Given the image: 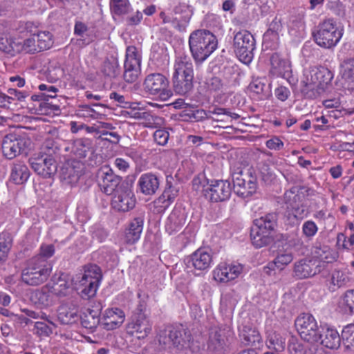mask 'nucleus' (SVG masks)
<instances>
[{"instance_id": "obj_1", "label": "nucleus", "mask_w": 354, "mask_h": 354, "mask_svg": "<svg viewBox=\"0 0 354 354\" xmlns=\"http://www.w3.org/2000/svg\"><path fill=\"white\" fill-rule=\"evenodd\" d=\"M189 46L196 63L204 62L217 48V39L210 31L199 29L189 37Z\"/></svg>"}, {"instance_id": "obj_2", "label": "nucleus", "mask_w": 354, "mask_h": 354, "mask_svg": "<svg viewBox=\"0 0 354 354\" xmlns=\"http://www.w3.org/2000/svg\"><path fill=\"white\" fill-rule=\"evenodd\" d=\"M251 228L250 237L253 245L261 248L271 243L273 241L272 233L277 227V214L268 213L254 221Z\"/></svg>"}, {"instance_id": "obj_3", "label": "nucleus", "mask_w": 354, "mask_h": 354, "mask_svg": "<svg viewBox=\"0 0 354 354\" xmlns=\"http://www.w3.org/2000/svg\"><path fill=\"white\" fill-rule=\"evenodd\" d=\"M157 339L162 349L169 353L180 351L189 346V337L178 326H167L160 329Z\"/></svg>"}, {"instance_id": "obj_4", "label": "nucleus", "mask_w": 354, "mask_h": 354, "mask_svg": "<svg viewBox=\"0 0 354 354\" xmlns=\"http://www.w3.org/2000/svg\"><path fill=\"white\" fill-rule=\"evenodd\" d=\"M313 35L318 46L324 48H331L340 41L343 35V29L337 26L333 19H326L318 24Z\"/></svg>"}, {"instance_id": "obj_5", "label": "nucleus", "mask_w": 354, "mask_h": 354, "mask_svg": "<svg viewBox=\"0 0 354 354\" xmlns=\"http://www.w3.org/2000/svg\"><path fill=\"white\" fill-rule=\"evenodd\" d=\"M58 151V147L52 141L46 142L42 147L44 155L40 158L30 160L32 169L38 175L44 178H50L57 171L55 156Z\"/></svg>"}, {"instance_id": "obj_6", "label": "nucleus", "mask_w": 354, "mask_h": 354, "mask_svg": "<svg viewBox=\"0 0 354 354\" xmlns=\"http://www.w3.org/2000/svg\"><path fill=\"white\" fill-rule=\"evenodd\" d=\"M51 272L48 261L42 257L30 259L21 274L22 281L30 286H38L47 280Z\"/></svg>"}, {"instance_id": "obj_7", "label": "nucleus", "mask_w": 354, "mask_h": 354, "mask_svg": "<svg viewBox=\"0 0 354 354\" xmlns=\"http://www.w3.org/2000/svg\"><path fill=\"white\" fill-rule=\"evenodd\" d=\"M233 46L234 53L241 62L245 64L252 62L256 49V41L249 31L243 30L236 32L234 36Z\"/></svg>"}, {"instance_id": "obj_8", "label": "nucleus", "mask_w": 354, "mask_h": 354, "mask_svg": "<svg viewBox=\"0 0 354 354\" xmlns=\"http://www.w3.org/2000/svg\"><path fill=\"white\" fill-rule=\"evenodd\" d=\"M102 277L101 270L98 266L90 264L85 267L78 288L82 298L88 299L96 294Z\"/></svg>"}, {"instance_id": "obj_9", "label": "nucleus", "mask_w": 354, "mask_h": 354, "mask_svg": "<svg viewBox=\"0 0 354 354\" xmlns=\"http://www.w3.org/2000/svg\"><path fill=\"white\" fill-rule=\"evenodd\" d=\"M99 186L102 192L106 195L114 194L128 185L122 181V178L114 174L109 165H103L97 173Z\"/></svg>"}, {"instance_id": "obj_10", "label": "nucleus", "mask_w": 354, "mask_h": 354, "mask_svg": "<svg viewBox=\"0 0 354 354\" xmlns=\"http://www.w3.org/2000/svg\"><path fill=\"white\" fill-rule=\"evenodd\" d=\"M283 200L287 208L297 219H303L307 217L308 209L306 203V198L298 187H293L286 191L283 195Z\"/></svg>"}, {"instance_id": "obj_11", "label": "nucleus", "mask_w": 354, "mask_h": 354, "mask_svg": "<svg viewBox=\"0 0 354 354\" xmlns=\"http://www.w3.org/2000/svg\"><path fill=\"white\" fill-rule=\"evenodd\" d=\"M297 330L302 339L310 344H316L321 330L315 317L309 313L299 315L295 322Z\"/></svg>"}, {"instance_id": "obj_12", "label": "nucleus", "mask_w": 354, "mask_h": 354, "mask_svg": "<svg viewBox=\"0 0 354 354\" xmlns=\"http://www.w3.org/2000/svg\"><path fill=\"white\" fill-rule=\"evenodd\" d=\"M144 91L151 95H158L165 100L171 95L168 89L169 81L167 78L160 73H151L146 76L143 82Z\"/></svg>"}, {"instance_id": "obj_13", "label": "nucleus", "mask_w": 354, "mask_h": 354, "mask_svg": "<svg viewBox=\"0 0 354 354\" xmlns=\"http://www.w3.org/2000/svg\"><path fill=\"white\" fill-rule=\"evenodd\" d=\"M174 16L171 17L162 12L160 17L164 24H171V26L179 32L185 31L192 15L190 7L185 3H180L174 8Z\"/></svg>"}, {"instance_id": "obj_14", "label": "nucleus", "mask_w": 354, "mask_h": 354, "mask_svg": "<svg viewBox=\"0 0 354 354\" xmlns=\"http://www.w3.org/2000/svg\"><path fill=\"white\" fill-rule=\"evenodd\" d=\"M30 144V140L25 136L9 134L3 140L2 151L8 159H12L23 153Z\"/></svg>"}, {"instance_id": "obj_15", "label": "nucleus", "mask_w": 354, "mask_h": 354, "mask_svg": "<svg viewBox=\"0 0 354 354\" xmlns=\"http://www.w3.org/2000/svg\"><path fill=\"white\" fill-rule=\"evenodd\" d=\"M141 57L135 46H129L126 50L124 64V80L129 83L136 81L140 73Z\"/></svg>"}, {"instance_id": "obj_16", "label": "nucleus", "mask_w": 354, "mask_h": 354, "mask_svg": "<svg viewBox=\"0 0 354 354\" xmlns=\"http://www.w3.org/2000/svg\"><path fill=\"white\" fill-rule=\"evenodd\" d=\"M234 192L243 198L251 196L257 190L256 178L249 172L245 175L243 171L234 173L232 176Z\"/></svg>"}, {"instance_id": "obj_17", "label": "nucleus", "mask_w": 354, "mask_h": 354, "mask_svg": "<svg viewBox=\"0 0 354 354\" xmlns=\"http://www.w3.org/2000/svg\"><path fill=\"white\" fill-rule=\"evenodd\" d=\"M204 192L205 198L210 201L214 203L223 202L230 198L232 187L228 181L217 180L212 181Z\"/></svg>"}, {"instance_id": "obj_18", "label": "nucleus", "mask_w": 354, "mask_h": 354, "mask_svg": "<svg viewBox=\"0 0 354 354\" xmlns=\"http://www.w3.org/2000/svg\"><path fill=\"white\" fill-rule=\"evenodd\" d=\"M187 267L197 271L207 270L212 263V254L210 251L199 248L185 259Z\"/></svg>"}, {"instance_id": "obj_19", "label": "nucleus", "mask_w": 354, "mask_h": 354, "mask_svg": "<svg viewBox=\"0 0 354 354\" xmlns=\"http://www.w3.org/2000/svg\"><path fill=\"white\" fill-rule=\"evenodd\" d=\"M128 329L139 339L147 337L152 329V324L145 313H133Z\"/></svg>"}, {"instance_id": "obj_20", "label": "nucleus", "mask_w": 354, "mask_h": 354, "mask_svg": "<svg viewBox=\"0 0 354 354\" xmlns=\"http://www.w3.org/2000/svg\"><path fill=\"white\" fill-rule=\"evenodd\" d=\"M243 271L239 264L221 263L213 271L214 279L220 283H227L237 278Z\"/></svg>"}, {"instance_id": "obj_21", "label": "nucleus", "mask_w": 354, "mask_h": 354, "mask_svg": "<svg viewBox=\"0 0 354 354\" xmlns=\"http://www.w3.org/2000/svg\"><path fill=\"white\" fill-rule=\"evenodd\" d=\"M111 205L113 209L124 212L135 207L136 198L128 185L114 194Z\"/></svg>"}, {"instance_id": "obj_22", "label": "nucleus", "mask_w": 354, "mask_h": 354, "mask_svg": "<svg viewBox=\"0 0 354 354\" xmlns=\"http://www.w3.org/2000/svg\"><path fill=\"white\" fill-rule=\"evenodd\" d=\"M319 272L316 261L310 258L296 261L293 266V276L299 279L313 277Z\"/></svg>"}, {"instance_id": "obj_23", "label": "nucleus", "mask_w": 354, "mask_h": 354, "mask_svg": "<svg viewBox=\"0 0 354 354\" xmlns=\"http://www.w3.org/2000/svg\"><path fill=\"white\" fill-rule=\"evenodd\" d=\"M301 91L306 97L310 98L315 97L320 93L314 67L304 71L301 81Z\"/></svg>"}, {"instance_id": "obj_24", "label": "nucleus", "mask_w": 354, "mask_h": 354, "mask_svg": "<svg viewBox=\"0 0 354 354\" xmlns=\"http://www.w3.org/2000/svg\"><path fill=\"white\" fill-rule=\"evenodd\" d=\"M270 73L275 76L288 79L292 73L290 61L278 53H273L270 57Z\"/></svg>"}, {"instance_id": "obj_25", "label": "nucleus", "mask_w": 354, "mask_h": 354, "mask_svg": "<svg viewBox=\"0 0 354 354\" xmlns=\"http://www.w3.org/2000/svg\"><path fill=\"white\" fill-rule=\"evenodd\" d=\"M125 315L118 308L106 309L101 319V325L106 330H113L118 328L124 321Z\"/></svg>"}, {"instance_id": "obj_26", "label": "nucleus", "mask_w": 354, "mask_h": 354, "mask_svg": "<svg viewBox=\"0 0 354 354\" xmlns=\"http://www.w3.org/2000/svg\"><path fill=\"white\" fill-rule=\"evenodd\" d=\"M318 336L319 338L316 343H319L326 348L336 349L340 346V335L334 328L321 327Z\"/></svg>"}, {"instance_id": "obj_27", "label": "nucleus", "mask_w": 354, "mask_h": 354, "mask_svg": "<svg viewBox=\"0 0 354 354\" xmlns=\"http://www.w3.org/2000/svg\"><path fill=\"white\" fill-rule=\"evenodd\" d=\"M140 192L146 195L154 194L160 186V179L156 174L149 172L142 174L138 181Z\"/></svg>"}, {"instance_id": "obj_28", "label": "nucleus", "mask_w": 354, "mask_h": 354, "mask_svg": "<svg viewBox=\"0 0 354 354\" xmlns=\"http://www.w3.org/2000/svg\"><path fill=\"white\" fill-rule=\"evenodd\" d=\"M185 221L184 211L179 208H175L167 219L165 230L169 234H173L182 229L185 223Z\"/></svg>"}, {"instance_id": "obj_29", "label": "nucleus", "mask_w": 354, "mask_h": 354, "mask_svg": "<svg viewBox=\"0 0 354 354\" xmlns=\"http://www.w3.org/2000/svg\"><path fill=\"white\" fill-rule=\"evenodd\" d=\"M174 69V73L173 75L194 76L193 64L191 58L184 53L176 56Z\"/></svg>"}, {"instance_id": "obj_30", "label": "nucleus", "mask_w": 354, "mask_h": 354, "mask_svg": "<svg viewBox=\"0 0 354 354\" xmlns=\"http://www.w3.org/2000/svg\"><path fill=\"white\" fill-rule=\"evenodd\" d=\"M143 219L140 217L135 218L129 224L124 232V242L127 244H133L140 238L143 230Z\"/></svg>"}, {"instance_id": "obj_31", "label": "nucleus", "mask_w": 354, "mask_h": 354, "mask_svg": "<svg viewBox=\"0 0 354 354\" xmlns=\"http://www.w3.org/2000/svg\"><path fill=\"white\" fill-rule=\"evenodd\" d=\"M29 176V169L24 163L18 162L12 164L11 167L10 180L15 184H24L28 180Z\"/></svg>"}, {"instance_id": "obj_32", "label": "nucleus", "mask_w": 354, "mask_h": 354, "mask_svg": "<svg viewBox=\"0 0 354 354\" xmlns=\"http://www.w3.org/2000/svg\"><path fill=\"white\" fill-rule=\"evenodd\" d=\"M227 341V331L225 329H214L209 334L208 348L212 351H220L224 348Z\"/></svg>"}, {"instance_id": "obj_33", "label": "nucleus", "mask_w": 354, "mask_h": 354, "mask_svg": "<svg viewBox=\"0 0 354 354\" xmlns=\"http://www.w3.org/2000/svg\"><path fill=\"white\" fill-rule=\"evenodd\" d=\"M57 316L58 321L62 324H72L80 319L77 308H70L67 305H62L59 307Z\"/></svg>"}, {"instance_id": "obj_34", "label": "nucleus", "mask_w": 354, "mask_h": 354, "mask_svg": "<svg viewBox=\"0 0 354 354\" xmlns=\"http://www.w3.org/2000/svg\"><path fill=\"white\" fill-rule=\"evenodd\" d=\"M53 298L49 283L35 290L31 295V299L35 304L43 306H50L53 303Z\"/></svg>"}, {"instance_id": "obj_35", "label": "nucleus", "mask_w": 354, "mask_h": 354, "mask_svg": "<svg viewBox=\"0 0 354 354\" xmlns=\"http://www.w3.org/2000/svg\"><path fill=\"white\" fill-rule=\"evenodd\" d=\"M240 337L242 343L245 346H251L255 348L260 346L261 337L259 331L253 328L244 326L241 331Z\"/></svg>"}, {"instance_id": "obj_36", "label": "nucleus", "mask_w": 354, "mask_h": 354, "mask_svg": "<svg viewBox=\"0 0 354 354\" xmlns=\"http://www.w3.org/2000/svg\"><path fill=\"white\" fill-rule=\"evenodd\" d=\"M80 317L82 326L91 331H93L99 324H101L98 310L88 308Z\"/></svg>"}, {"instance_id": "obj_37", "label": "nucleus", "mask_w": 354, "mask_h": 354, "mask_svg": "<svg viewBox=\"0 0 354 354\" xmlns=\"http://www.w3.org/2000/svg\"><path fill=\"white\" fill-rule=\"evenodd\" d=\"M340 73L348 87L354 89V58L344 59L340 64Z\"/></svg>"}, {"instance_id": "obj_38", "label": "nucleus", "mask_w": 354, "mask_h": 354, "mask_svg": "<svg viewBox=\"0 0 354 354\" xmlns=\"http://www.w3.org/2000/svg\"><path fill=\"white\" fill-rule=\"evenodd\" d=\"M102 74L110 79L115 78L120 74V66L118 59L114 56L106 57L100 67Z\"/></svg>"}, {"instance_id": "obj_39", "label": "nucleus", "mask_w": 354, "mask_h": 354, "mask_svg": "<svg viewBox=\"0 0 354 354\" xmlns=\"http://www.w3.org/2000/svg\"><path fill=\"white\" fill-rule=\"evenodd\" d=\"M266 79L261 77L254 78L249 85V89L257 95L259 100H264L270 94L269 85L266 84Z\"/></svg>"}, {"instance_id": "obj_40", "label": "nucleus", "mask_w": 354, "mask_h": 354, "mask_svg": "<svg viewBox=\"0 0 354 354\" xmlns=\"http://www.w3.org/2000/svg\"><path fill=\"white\" fill-rule=\"evenodd\" d=\"M194 76L173 75L174 91L184 95L189 93L193 88Z\"/></svg>"}, {"instance_id": "obj_41", "label": "nucleus", "mask_w": 354, "mask_h": 354, "mask_svg": "<svg viewBox=\"0 0 354 354\" xmlns=\"http://www.w3.org/2000/svg\"><path fill=\"white\" fill-rule=\"evenodd\" d=\"M20 40L12 37H1L0 39V50L11 56L20 53Z\"/></svg>"}, {"instance_id": "obj_42", "label": "nucleus", "mask_w": 354, "mask_h": 354, "mask_svg": "<svg viewBox=\"0 0 354 354\" xmlns=\"http://www.w3.org/2000/svg\"><path fill=\"white\" fill-rule=\"evenodd\" d=\"M109 7L111 12L118 16L127 15L132 10L129 0H110Z\"/></svg>"}, {"instance_id": "obj_43", "label": "nucleus", "mask_w": 354, "mask_h": 354, "mask_svg": "<svg viewBox=\"0 0 354 354\" xmlns=\"http://www.w3.org/2000/svg\"><path fill=\"white\" fill-rule=\"evenodd\" d=\"M314 255L320 261L327 263L333 262L337 258V254L327 245L315 247Z\"/></svg>"}, {"instance_id": "obj_44", "label": "nucleus", "mask_w": 354, "mask_h": 354, "mask_svg": "<svg viewBox=\"0 0 354 354\" xmlns=\"http://www.w3.org/2000/svg\"><path fill=\"white\" fill-rule=\"evenodd\" d=\"M50 289L53 297H66L73 291L70 283L62 278H59L58 281L53 285L50 284Z\"/></svg>"}, {"instance_id": "obj_45", "label": "nucleus", "mask_w": 354, "mask_h": 354, "mask_svg": "<svg viewBox=\"0 0 354 354\" xmlns=\"http://www.w3.org/2000/svg\"><path fill=\"white\" fill-rule=\"evenodd\" d=\"M45 322H36L35 324V330L36 334L41 337H48L50 335L53 329L56 328V324L47 315V319H42Z\"/></svg>"}, {"instance_id": "obj_46", "label": "nucleus", "mask_w": 354, "mask_h": 354, "mask_svg": "<svg viewBox=\"0 0 354 354\" xmlns=\"http://www.w3.org/2000/svg\"><path fill=\"white\" fill-rule=\"evenodd\" d=\"M266 345L269 349L275 351V353H279L285 349L286 341L279 334L272 333L268 336Z\"/></svg>"}, {"instance_id": "obj_47", "label": "nucleus", "mask_w": 354, "mask_h": 354, "mask_svg": "<svg viewBox=\"0 0 354 354\" xmlns=\"http://www.w3.org/2000/svg\"><path fill=\"white\" fill-rule=\"evenodd\" d=\"M314 71H316L317 84L319 92L325 89L326 86L329 84L333 79V74L325 67H314Z\"/></svg>"}, {"instance_id": "obj_48", "label": "nucleus", "mask_w": 354, "mask_h": 354, "mask_svg": "<svg viewBox=\"0 0 354 354\" xmlns=\"http://www.w3.org/2000/svg\"><path fill=\"white\" fill-rule=\"evenodd\" d=\"M91 148V141L88 139H77L71 146V151L78 158H84Z\"/></svg>"}, {"instance_id": "obj_49", "label": "nucleus", "mask_w": 354, "mask_h": 354, "mask_svg": "<svg viewBox=\"0 0 354 354\" xmlns=\"http://www.w3.org/2000/svg\"><path fill=\"white\" fill-rule=\"evenodd\" d=\"M282 26L279 21L274 19L270 24L268 30L263 35V42L266 44L269 41L270 35L274 37V45H270V48H276L278 45L279 32L281 30Z\"/></svg>"}, {"instance_id": "obj_50", "label": "nucleus", "mask_w": 354, "mask_h": 354, "mask_svg": "<svg viewBox=\"0 0 354 354\" xmlns=\"http://www.w3.org/2000/svg\"><path fill=\"white\" fill-rule=\"evenodd\" d=\"M293 259V253L290 250H279L274 259V263L277 265V268L283 270L292 261Z\"/></svg>"}, {"instance_id": "obj_51", "label": "nucleus", "mask_w": 354, "mask_h": 354, "mask_svg": "<svg viewBox=\"0 0 354 354\" xmlns=\"http://www.w3.org/2000/svg\"><path fill=\"white\" fill-rule=\"evenodd\" d=\"M35 36L40 51L49 49L53 44V35L49 31H41Z\"/></svg>"}, {"instance_id": "obj_52", "label": "nucleus", "mask_w": 354, "mask_h": 354, "mask_svg": "<svg viewBox=\"0 0 354 354\" xmlns=\"http://www.w3.org/2000/svg\"><path fill=\"white\" fill-rule=\"evenodd\" d=\"M341 305L344 313L354 314V289L348 290L344 293Z\"/></svg>"}, {"instance_id": "obj_53", "label": "nucleus", "mask_w": 354, "mask_h": 354, "mask_svg": "<svg viewBox=\"0 0 354 354\" xmlns=\"http://www.w3.org/2000/svg\"><path fill=\"white\" fill-rule=\"evenodd\" d=\"M347 281L348 278L345 274L342 271L335 270L331 274L330 288L335 291L345 285Z\"/></svg>"}, {"instance_id": "obj_54", "label": "nucleus", "mask_w": 354, "mask_h": 354, "mask_svg": "<svg viewBox=\"0 0 354 354\" xmlns=\"http://www.w3.org/2000/svg\"><path fill=\"white\" fill-rule=\"evenodd\" d=\"M178 190L173 187L171 183L167 179V187L160 197V200L163 203H166L165 205L167 206L174 202L175 198L178 196Z\"/></svg>"}, {"instance_id": "obj_55", "label": "nucleus", "mask_w": 354, "mask_h": 354, "mask_svg": "<svg viewBox=\"0 0 354 354\" xmlns=\"http://www.w3.org/2000/svg\"><path fill=\"white\" fill-rule=\"evenodd\" d=\"M318 232L317 224L312 220L304 222L301 226L302 236L308 241H311Z\"/></svg>"}, {"instance_id": "obj_56", "label": "nucleus", "mask_w": 354, "mask_h": 354, "mask_svg": "<svg viewBox=\"0 0 354 354\" xmlns=\"http://www.w3.org/2000/svg\"><path fill=\"white\" fill-rule=\"evenodd\" d=\"M135 118L143 120L142 122L143 127L150 129H155L158 124L160 118L157 116L153 115L148 112L136 113Z\"/></svg>"}, {"instance_id": "obj_57", "label": "nucleus", "mask_w": 354, "mask_h": 354, "mask_svg": "<svg viewBox=\"0 0 354 354\" xmlns=\"http://www.w3.org/2000/svg\"><path fill=\"white\" fill-rule=\"evenodd\" d=\"M12 245V239L8 234H0V261H5Z\"/></svg>"}, {"instance_id": "obj_58", "label": "nucleus", "mask_w": 354, "mask_h": 354, "mask_svg": "<svg viewBox=\"0 0 354 354\" xmlns=\"http://www.w3.org/2000/svg\"><path fill=\"white\" fill-rule=\"evenodd\" d=\"M20 46L21 47L20 53H35L40 51L35 35L24 41L20 40Z\"/></svg>"}, {"instance_id": "obj_59", "label": "nucleus", "mask_w": 354, "mask_h": 354, "mask_svg": "<svg viewBox=\"0 0 354 354\" xmlns=\"http://www.w3.org/2000/svg\"><path fill=\"white\" fill-rule=\"evenodd\" d=\"M290 354H313L311 348L297 341H292L288 346Z\"/></svg>"}, {"instance_id": "obj_60", "label": "nucleus", "mask_w": 354, "mask_h": 354, "mask_svg": "<svg viewBox=\"0 0 354 354\" xmlns=\"http://www.w3.org/2000/svg\"><path fill=\"white\" fill-rule=\"evenodd\" d=\"M337 244L344 249L351 250L354 245V234H351L348 237H346L344 234H339Z\"/></svg>"}, {"instance_id": "obj_61", "label": "nucleus", "mask_w": 354, "mask_h": 354, "mask_svg": "<svg viewBox=\"0 0 354 354\" xmlns=\"http://www.w3.org/2000/svg\"><path fill=\"white\" fill-rule=\"evenodd\" d=\"M342 337L354 348V324H348L343 328Z\"/></svg>"}, {"instance_id": "obj_62", "label": "nucleus", "mask_w": 354, "mask_h": 354, "mask_svg": "<svg viewBox=\"0 0 354 354\" xmlns=\"http://www.w3.org/2000/svg\"><path fill=\"white\" fill-rule=\"evenodd\" d=\"M8 94L7 96L9 97L8 99V106L14 100H17L22 102L24 101L26 97L28 95L27 93L20 91L17 90L16 88H9L8 90Z\"/></svg>"}, {"instance_id": "obj_63", "label": "nucleus", "mask_w": 354, "mask_h": 354, "mask_svg": "<svg viewBox=\"0 0 354 354\" xmlns=\"http://www.w3.org/2000/svg\"><path fill=\"white\" fill-rule=\"evenodd\" d=\"M169 132L165 129H158L153 133L154 140L159 145H165L169 140Z\"/></svg>"}, {"instance_id": "obj_64", "label": "nucleus", "mask_w": 354, "mask_h": 354, "mask_svg": "<svg viewBox=\"0 0 354 354\" xmlns=\"http://www.w3.org/2000/svg\"><path fill=\"white\" fill-rule=\"evenodd\" d=\"M110 99L114 100L118 104L117 105L122 108H131V102L127 100L126 97L115 92L110 93Z\"/></svg>"}]
</instances>
